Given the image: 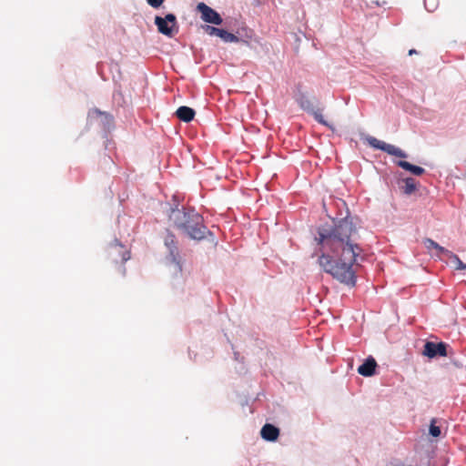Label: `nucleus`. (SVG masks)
<instances>
[{
  "instance_id": "1",
  "label": "nucleus",
  "mask_w": 466,
  "mask_h": 466,
  "mask_svg": "<svg viewBox=\"0 0 466 466\" xmlns=\"http://www.w3.org/2000/svg\"><path fill=\"white\" fill-rule=\"evenodd\" d=\"M318 233L316 240L321 246L319 267L340 283L355 286L357 261L362 249L357 242L358 232L351 219L341 218L333 226L319 228Z\"/></svg>"
},
{
  "instance_id": "2",
  "label": "nucleus",
  "mask_w": 466,
  "mask_h": 466,
  "mask_svg": "<svg viewBox=\"0 0 466 466\" xmlns=\"http://www.w3.org/2000/svg\"><path fill=\"white\" fill-rule=\"evenodd\" d=\"M169 220L178 230L195 240H202L211 232L204 225V219L194 209H172Z\"/></svg>"
},
{
  "instance_id": "3",
  "label": "nucleus",
  "mask_w": 466,
  "mask_h": 466,
  "mask_svg": "<svg viewBox=\"0 0 466 466\" xmlns=\"http://www.w3.org/2000/svg\"><path fill=\"white\" fill-rule=\"evenodd\" d=\"M155 25L160 34L168 37H173L178 32L177 21L174 14H167L165 17L157 15Z\"/></svg>"
},
{
  "instance_id": "4",
  "label": "nucleus",
  "mask_w": 466,
  "mask_h": 466,
  "mask_svg": "<svg viewBox=\"0 0 466 466\" xmlns=\"http://www.w3.org/2000/svg\"><path fill=\"white\" fill-rule=\"evenodd\" d=\"M106 256L114 263L123 265L130 258L129 251L117 240L110 243L106 248Z\"/></svg>"
},
{
  "instance_id": "5",
  "label": "nucleus",
  "mask_w": 466,
  "mask_h": 466,
  "mask_svg": "<svg viewBox=\"0 0 466 466\" xmlns=\"http://www.w3.org/2000/svg\"><path fill=\"white\" fill-rule=\"evenodd\" d=\"M365 141L371 147H373L375 149L382 150V151L388 153L389 155L402 157V158L407 157V154L405 152H403L400 148H399L393 145L387 144L383 141H380L374 137L368 136L365 137Z\"/></svg>"
},
{
  "instance_id": "6",
  "label": "nucleus",
  "mask_w": 466,
  "mask_h": 466,
  "mask_svg": "<svg viewBox=\"0 0 466 466\" xmlns=\"http://www.w3.org/2000/svg\"><path fill=\"white\" fill-rule=\"evenodd\" d=\"M196 9L205 23L218 25L222 24L223 20L220 15L205 3H198Z\"/></svg>"
},
{
  "instance_id": "7",
  "label": "nucleus",
  "mask_w": 466,
  "mask_h": 466,
  "mask_svg": "<svg viewBox=\"0 0 466 466\" xmlns=\"http://www.w3.org/2000/svg\"><path fill=\"white\" fill-rule=\"evenodd\" d=\"M298 102L301 108H303L306 111L311 112L314 116V118L321 125L329 127L327 121L324 119L321 112L319 109H315L314 105L311 102V100L304 94H301L299 98L298 99Z\"/></svg>"
},
{
  "instance_id": "8",
  "label": "nucleus",
  "mask_w": 466,
  "mask_h": 466,
  "mask_svg": "<svg viewBox=\"0 0 466 466\" xmlns=\"http://www.w3.org/2000/svg\"><path fill=\"white\" fill-rule=\"evenodd\" d=\"M206 34L208 35H216L220 37L226 43H238V37L232 33L228 32L225 29L218 28L211 25H205L203 27Z\"/></svg>"
},
{
  "instance_id": "9",
  "label": "nucleus",
  "mask_w": 466,
  "mask_h": 466,
  "mask_svg": "<svg viewBox=\"0 0 466 466\" xmlns=\"http://www.w3.org/2000/svg\"><path fill=\"white\" fill-rule=\"evenodd\" d=\"M377 362L372 356H369L358 368V372L364 377H370L375 374Z\"/></svg>"
},
{
  "instance_id": "10",
  "label": "nucleus",
  "mask_w": 466,
  "mask_h": 466,
  "mask_svg": "<svg viewBox=\"0 0 466 466\" xmlns=\"http://www.w3.org/2000/svg\"><path fill=\"white\" fill-rule=\"evenodd\" d=\"M260 435L268 441H275L279 438V430L272 424L266 423L260 431Z\"/></svg>"
},
{
  "instance_id": "11",
  "label": "nucleus",
  "mask_w": 466,
  "mask_h": 466,
  "mask_svg": "<svg viewBox=\"0 0 466 466\" xmlns=\"http://www.w3.org/2000/svg\"><path fill=\"white\" fill-rule=\"evenodd\" d=\"M176 116L181 121L188 123L194 119L195 111L191 107L182 106L177 109Z\"/></svg>"
},
{
  "instance_id": "12",
  "label": "nucleus",
  "mask_w": 466,
  "mask_h": 466,
  "mask_svg": "<svg viewBox=\"0 0 466 466\" xmlns=\"http://www.w3.org/2000/svg\"><path fill=\"white\" fill-rule=\"evenodd\" d=\"M164 243L166 247L169 249L170 255L175 259L178 253L176 236L170 231H167V235L164 238Z\"/></svg>"
},
{
  "instance_id": "13",
  "label": "nucleus",
  "mask_w": 466,
  "mask_h": 466,
  "mask_svg": "<svg viewBox=\"0 0 466 466\" xmlns=\"http://www.w3.org/2000/svg\"><path fill=\"white\" fill-rule=\"evenodd\" d=\"M397 165L399 167H400L401 168H403L407 171H410V173H412L415 176H420L425 172L424 168H422L419 166L412 165L410 162L405 161V160L398 161Z\"/></svg>"
},
{
  "instance_id": "14",
  "label": "nucleus",
  "mask_w": 466,
  "mask_h": 466,
  "mask_svg": "<svg viewBox=\"0 0 466 466\" xmlns=\"http://www.w3.org/2000/svg\"><path fill=\"white\" fill-rule=\"evenodd\" d=\"M422 345V350H447L450 348V345L443 341H424L420 340Z\"/></svg>"
},
{
  "instance_id": "15",
  "label": "nucleus",
  "mask_w": 466,
  "mask_h": 466,
  "mask_svg": "<svg viewBox=\"0 0 466 466\" xmlns=\"http://www.w3.org/2000/svg\"><path fill=\"white\" fill-rule=\"evenodd\" d=\"M423 243L428 249L435 248L436 250H438L439 254L444 255L445 253H448L447 248L440 246L437 242H435L431 238H425Z\"/></svg>"
},
{
  "instance_id": "16",
  "label": "nucleus",
  "mask_w": 466,
  "mask_h": 466,
  "mask_svg": "<svg viewBox=\"0 0 466 466\" xmlns=\"http://www.w3.org/2000/svg\"><path fill=\"white\" fill-rule=\"evenodd\" d=\"M444 255L451 259V262L454 264L456 269L466 268V264H464L461 260V258L457 255L453 254L451 251L448 250V253H445Z\"/></svg>"
},
{
  "instance_id": "17",
  "label": "nucleus",
  "mask_w": 466,
  "mask_h": 466,
  "mask_svg": "<svg viewBox=\"0 0 466 466\" xmlns=\"http://www.w3.org/2000/svg\"><path fill=\"white\" fill-rule=\"evenodd\" d=\"M404 183L403 191L405 194L410 195L417 189V184L414 178L408 177L404 180Z\"/></svg>"
},
{
  "instance_id": "18",
  "label": "nucleus",
  "mask_w": 466,
  "mask_h": 466,
  "mask_svg": "<svg viewBox=\"0 0 466 466\" xmlns=\"http://www.w3.org/2000/svg\"><path fill=\"white\" fill-rule=\"evenodd\" d=\"M429 431H430V434L435 438H437L441 435V431L440 427L436 425L435 419L431 420Z\"/></svg>"
},
{
  "instance_id": "19",
  "label": "nucleus",
  "mask_w": 466,
  "mask_h": 466,
  "mask_svg": "<svg viewBox=\"0 0 466 466\" xmlns=\"http://www.w3.org/2000/svg\"><path fill=\"white\" fill-rule=\"evenodd\" d=\"M423 355L427 356L429 359H433L437 356L446 357L448 351H422Z\"/></svg>"
},
{
  "instance_id": "20",
  "label": "nucleus",
  "mask_w": 466,
  "mask_h": 466,
  "mask_svg": "<svg viewBox=\"0 0 466 466\" xmlns=\"http://www.w3.org/2000/svg\"><path fill=\"white\" fill-rule=\"evenodd\" d=\"M147 4L153 8H158L164 3V0H147Z\"/></svg>"
},
{
  "instance_id": "21",
  "label": "nucleus",
  "mask_w": 466,
  "mask_h": 466,
  "mask_svg": "<svg viewBox=\"0 0 466 466\" xmlns=\"http://www.w3.org/2000/svg\"><path fill=\"white\" fill-rule=\"evenodd\" d=\"M436 0H424L425 7L429 11H432L435 8Z\"/></svg>"
},
{
  "instance_id": "22",
  "label": "nucleus",
  "mask_w": 466,
  "mask_h": 466,
  "mask_svg": "<svg viewBox=\"0 0 466 466\" xmlns=\"http://www.w3.org/2000/svg\"><path fill=\"white\" fill-rule=\"evenodd\" d=\"M414 54H417V51H416L415 49H410V50L409 51V55H410V56H412V55H414Z\"/></svg>"
}]
</instances>
